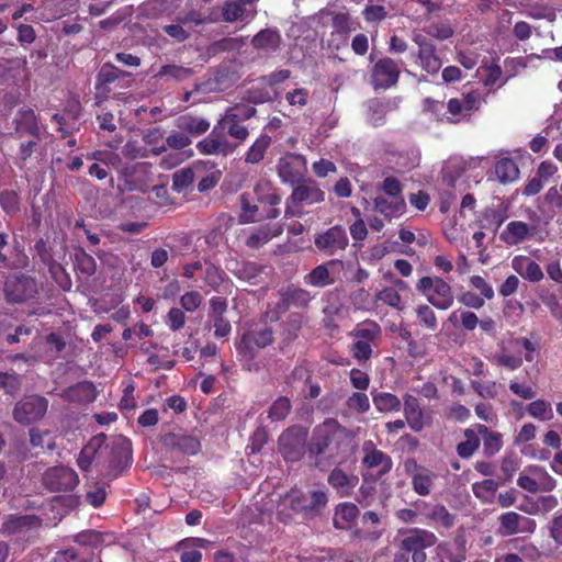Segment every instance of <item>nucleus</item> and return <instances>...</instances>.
I'll return each instance as SVG.
<instances>
[{
  "label": "nucleus",
  "mask_w": 562,
  "mask_h": 562,
  "mask_svg": "<svg viewBox=\"0 0 562 562\" xmlns=\"http://www.w3.org/2000/svg\"><path fill=\"white\" fill-rule=\"evenodd\" d=\"M249 137V130L244 122L223 114L211 133L196 144L202 155L227 157Z\"/></svg>",
  "instance_id": "1"
},
{
  "label": "nucleus",
  "mask_w": 562,
  "mask_h": 562,
  "mask_svg": "<svg viewBox=\"0 0 562 562\" xmlns=\"http://www.w3.org/2000/svg\"><path fill=\"white\" fill-rule=\"evenodd\" d=\"M348 434V429L341 426L337 419L326 418L312 430L307 442L308 459L317 468L336 459Z\"/></svg>",
  "instance_id": "2"
},
{
  "label": "nucleus",
  "mask_w": 562,
  "mask_h": 562,
  "mask_svg": "<svg viewBox=\"0 0 562 562\" xmlns=\"http://www.w3.org/2000/svg\"><path fill=\"white\" fill-rule=\"evenodd\" d=\"M328 504V495L325 491L316 490L305 493L300 488H291L282 497L277 516L283 524H290L295 517L303 521H310L321 516Z\"/></svg>",
  "instance_id": "3"
},
{
  "label": "nucleus",
  "mask_w": 562,
  "mask_h": 562,
  "mask_svg": "<svg viewBox=\"0 0 562 562\" xmlns=\"http://www.w3.org/2000/svg\"><path fill=\"white\" fill-rule=\"evenodd\" d=\"M325 200V192L313 179H304L293 186V190L285 201L284 217H302L304 207Z\"/></svg>",
  "instance_id": "4"
},
{
  "label": "nucleus",
  "mask_w": 562,
  "mask_h": 562,
  "mask_svg": "<svg viewBox=\"0 0 562 562\" xmlns=\"http://www.w3.org/2000/svg\"><path fill=\"white\" fill-rule=\"evenodd\" d=\"M382 335L380 325L367 319L358 324L350 333L353 341L350 352L359 363L367 362L373 355V348L378 346Z\"/></svg>",
  "instance_id": "5"
},
{
  "label": "nucleus",
  "mask_w": 562,
  "mask_h": 562,
  "mask_svg": "<svg viewBox=\"0 0 562 562\" xmlns=\"http://www.w3.org/2000/svg\"><path fill=\"white\" fill-rule=\"evenodd\" d=\"M398 533L402 536L398 548L407 554L411 553L412 562H426L425 550L434 547L438 541L432 531L418 527L401 529Z\"/></svg>",
  "instance_id": "6"
},
{
  "label": "nucleus",
  "mask_w": 562,
  "mask_h": 562,
  "mask_svg": "<svg viewBox=\"0 0 562 562\" xmlns=\"http://www.w3.org/2000/svg\"><path fill=\"white\" fill-rule=\"evenodd\" d=\"M485 99L479 91L471 90L459 98H451L447 102V114H442L441 121L450 124L468 122L477 112Z\"/></svg>",
  "instance_id": "7"
},
{
  "label": "nucleus",
  "mask_w": 562,
  "mask_h": 562,
  "mask_svg": "<svg viewBox=\"0 0 562 562\" xmlns=\"http://www.w3.org/2000/svg\"><path fill=\"white\" fill-rule=\"evenodd\" d=\"M416 290L438 310H448L454 302L451 285L440 277H422L416 283Z\"/></svg>",
  "instance_id": "8"
},
{
  "label": "nucleus",
  "mask_w": 562,
  "mask_h": 562,
  "mask_svg": "<svg viewBox=\"0 0 562 562\" xmlns=\"http://www.w3.org/2000/svg\"><path fill=\"white\" fill-rule=\"evenodd\" d=\"M307 429L300 425H293L280 435L278 449L286 462H297L307 453Z\"/></svg>",
  "instance_id": "9"
},
{
  "label": "nucleus",
  "mask_w": 562,
  "mask_h": 562,
  "mask_svg": "<svg viewBox=\"0 0 562 562\" xmlns=\"http://www.w3.org/2000/svg\"><path fill=\"white\" fill-rule=\"evenodd\" d=\"M400 75V63L385 56L373 64L370 71V83L375 91L387 90L397 85Z\"/></svg>",
  "instance_id": "10"
},
{
  "label": "nucleus",
  "mask_w": 562,
  "mask_h": 562,
  "mask_svg": "<svg viewBox=\"0 0 562 562\" xmlns=\"http://www.w3.org/2000/svg\"><path fill=\"white\" fill-rule=\"evenodd\" d=\"M273 342V330L267 324L256 325L243 334L236 344L238 353L254 358L258 349L266 348Z\"/></svg>",
  "instance_id": "11"
},
{
  "label": "nucleus",
  "mask_w": 562,
  "mask_h": 562,
  "mask_svg": "<svg viewBox=\"0 0 562 562\" xmlns=\"http://www.w3.org/2000/svg\"><path fill=\"white\" fill-rule=\"evenodd\" d=\"M277 172L282 183L294 186L306 179L307 160L301 154L288 151L279 158Z\"/></svg>",
  "instance_id": "12"
},
{
  "label": "nucleus",
  "mask_w": 562,
  "mask_h": 562,
  "mask_svg": "<svg viewBox=\"0 0 562 562\" xmlns=\"http://www.w3.org/2000/svg\"><path fill=\"white\" fill-rule=\"evenodd\" d=\"M48 401L41 395H29L19 401L13 408V418L22 425H30L44 417Z\"/></svg>",
  "instance_id": "13"
},
{
  "label": "nucleus",
  "mask_w": 562,
  "mask_h": 562,
  "mask_svg": "<svg viewBox=\"0 0 562 562\" xmlns=\"http://www.w3.org/2000/svg\"><path fill=\"white\" fill-rule=\"evenodd\" d=\"M42 483L50 492H67L78 485L79 476L74 469L57 465L48 468L44 472Z\"/></svg>",
  "instance_id": "14"
},
{
  "label": "nucleus",
  "mask_w": 562,
  "mask_h": 562,
  "mask_svg": "<svg viewBox=\"0 0 562 562\" xmlns=\"http://www.w3.org/2000/svg\"><path fill=\"white\" fill-rule=\"evenodd\" d=\"M403 465L405 473L411 477L413 491L419 496H428L431 493L437 474L418 464L414 458L406 459Z\"/></svg>",
  "instance_id": "15"
},
{
  "label": "nucleus",
  "mask_w": 562,
  "mask_h": 562,
  "mask_svg": "<svg viewBox=\"0 0 562 562\" xmlns=\"http://www.w3.org/2000/svg\"><path fill=\"white\" fill-rule=\"evenodd\" d=\"M42 526V519L36 515H9L4 518L0 533L3 537H18L27 539V532L38 529Z\"/></svg>",
  "instance_id": "16"
},
{
  "label": "nucleus",
  "mask_w": 562,
  "mask_h": 562,
  "mask_svg": "<svg viewBox=\"0 0 562 562\" xmlns=\"http://www.w3.org/2000/svg\"><path fill=\"white\" fill-rule=\"evenodd\" d=\"M130 76L128 72L121 70L111 63H105L99 69L95 77V95L94 105L101 106V104L109 99L112 91L111 85L116 80Z\"/></svg>",
  "instance_id": "17"
},
{
  "label": "nucleus",
  "mask_w": 562,
  "mask_h": 562,
  "mask_svg": "<svg viewBox=\"0 0 562 562\" xmlns=\"http://www.w3.org/2000/svg\"><path fill=\"white\" fill-rule=\"evenodd\" d=\"M18 137L31 136L37 140L43 138L45 126L41 124L40 116L31 108H21L12 121Z\"/></svg>",
  "instance_id": "18"
},
{
  "label": "nucleus",
  "mask_w": 562,
  "mask_h": 562,
  "mask_svg": "<svg viewBox=\"0 0 562 562\" xmlns=\"http://www.w3.org/2000/svg\"><path fill=\"white\" fill-rule=\"evenodd\" d=\"M161 443L166 449L178 451L186 456H195L201 450L199 437L183 430L165 434L161 436Z\"/></svg>",
  "instance_id": "19"
},
{
  "label": "nucleus",
  "mask_w": 562,
  "mask_h": 562,
  "mask_svg": "<svg viewBox=\"0 0 562 562\" xmlns=\"http://www.w3.org/2000/svg\"><path fill=\"white\" fill-rule=\"evenodd\" d=\"M314 244L321 252L333 256L337 251H344L349 244V239L345 228L340 225H335L326 232L316 235Z\"/></svg>",
  "instance_id": "20"
},
{
  "label": "nucleus",
  "mask_w": 562,
  "mask_h": 562,
  "mask_svg": "<svg viewBox=\"0 0 562 562\" xmlns=\"http://www.w3.org/2000/svg\"><path fill=\"white\" fill-rule=\"evenodd\" d=\"M362 452V465L367 469H376L380 477L392 470V458L384 451L378 449L372 440H366L363 442Z\"/></svg>",
  "instance_id": "21"
},
{
  "label": "nucleus",
  "mask_w": 562,
  "mask_h": 562,
  "mask_svg": "<svg viewBox=\"0 0 562 562\" xmlns=\"http://www.w3.org/2000/svg\"><path fill=\"white\" fill-rule=\"evenodd\" d=\"M209 318L213 322L214 336L216 338H225L232 331V325L225 317L227 312V300L222 296H213L209 301Z\"/></svg>",
  "instance_id": "22"
},
{
  "label": "nucleus",
  "mask_w": 562,
  "mask_h": 562,
  "mask_svg": "<svg viewBox=\"0 0 562 562\" xmlns=\"http://www.w3.org/2000/svg\"><path fill=\"white\" fill-rule=\"evenodd\" d=\"M255 194L263 220H274L280 216L281 195L277 189H272L268 184H258L255 188Z\"/></svg>",
  "instance_id": "23"
},
{
  "label": "nucleus",
  "mask_w": 562,
  "mask_h": 562,
  "mask_svg": "<svg viewBox=\"0 0 562 562\" xmlns=\"http://www.w3.org/2000/svg\"><path fill=\"white\" fill-rule=\"evenodd\" d=\"M403 413L408 427L414 432H420L425 428V412L419 400L412 394L403 396Z\"/></svg>",
  "instance_id": "24"
},
{
  "label": "nucleus",
  "mask_w": 562,
  "mask_h": 562,
  "mask_svg": "<svg viewBox=\"0 0 562 562\" xmlns=\"http://www.w3.org/2000/svg\"><path fill=\"white\" fill-rule=\"evenodd\" d=\"M373 209L385 220L392 221L406 212V202L404 198L378 195L373 199Z\"/></svg>",
  "instance_id": "25"
},
{
  "label": "nucleus",
  "mask_w": 562,
  "mask_h": 562,
  "mask_svg": "<svg viewBox=\"0 0 562 562\" xmlns=\"http://www.w3.org/2000/svg\"><path fill=\"white\" fill-rule=\"evenodd\" d=\"M360 515L359 508L351 502L339 503L335 506L333 525L337 530H351Z\"/></svg>",
  "instance_id": "26"
},
{
  "label": "nucleus",
  "mask_w": 562,
  "mask_h": 562,
  "mask_svg": "<svg viewBox=\"0 0 562 562\" xmlns=\"http://www.w3.org/2000/svg\"><path fill=\"white\" fill-rule=\"evenodd\" d=\"M512 268L521 278L529 282H540L544 277L541 267L530 257L525 255L515 256L512 260Z\"/></svg>",
  "instance_id": "27"
},
{
  "label": "nucleus",
  "mask_w": 562,
  "mask_h": 562,
  "mask_svg": "<svg viewBox=\"0 0 562 562\" xmlns=\"http://www.w3.org/2000/svg\"><path fill=\"white\" fill-rule=\"evenodd\" d=\"M335 266L342 268L344 265L341 260L333 259L326 263L316 266L307 274L304 276L305 284L316 288H325L333 284L335 279L330 276L329 268Z\"/></svg>",
  "instance_id": "28"
},
{
  "label": "nucleus",
  "mask_w": 562,
  "mask_h": 562,
  "mask_svg": "<svg viewBox=\"0 0 562 562\" xmlns=\"http://www.w3.org/2000/svg\"><path fill=\"white\" fill-rule=\"evenodd\" d=\"M533 236V228L522 221L509 222L501 233V240L508 246H516Z\"/></svg>",
  "instance_id": "29"
},
{
  "label": "nucleus",
  "mask_w": 562,
  "mask_h": 562,
  "mask_svg": "<svg viewBox=\"0 0 562 562\" xmlns=\"http://www.w3.org/2000/svg\"><path fill=\"white\" fill-rule=\"evenodd\" d=\"M328 484L339 497H348L358 484V476L349 475L344 470L335 468L328 475Z\"/></svg>",
  "instance_id": "30"
},
{
  "label": "nucleus",
  "mask_w": 562,
  "mask_h": 562,
  "mask_svg": "<svg viewBox=\"0 0 562 562\" xmlns=\"http://www.w3.org/2000/svg\"><path fill=\"white\" fill-rule=\"evenodd\" d=\"M63 397L71 403L86 404L91 403L97 397L95 386L90 381H81L74 385L68 386Z\"/></svg>",
  "instance_id": "31"
},
{
  "label": "nucleus",
  "mask_w": 562,
  "mask_h": 562,
  "mask_svg": "<svg viewBox=\"0 0 562 562\" xmlns=\"http://www.w3.org/2000/svg\"><path fill=\"white\" fill-rule=\"evenodd\" d=\"M281 226L271 227L269 224L254 227L249 231L245 245L250 249H259L268 244L273 237L281 235Z\"/></svg>",
  "instance_id": "32"
},
{
  "label": "nucleus",
  "mask_w": 562,
  "mask_h": 562,
  "mask_svg": "<svg viewBox=\"0 0 562 562\" xmlns=\"http://www.w3.org/2000/svg\"><path fill=\"white\" fill-rule=\"evenodd\" d=\"M476 431H479L483 441L484 456L491 458L502 450L504 441L501 432L490 429L484 424H476Z\"/></svg>",
  "instance_id": "33"
},
{
  "label": "nucleus",
  "mask_w": 562,
  "mask_h": 562,
  "mask_svg": "<svg viewBox=\"0 0 562 562\" xmlns=\"http://www.w3.org/2000/svg\"><path fill=\"white\" fill-rule=\"evenodd\" d=\"M371 395L373 405L379 413H397L402 408L403 400L393 393L374 391Z\"/></svg>",
  "instance_id": "34"
},
{
  "label": "nucleus",
  "mask_w": 562,
  "mask_h": 562,
  "mask_svg": "<svg viewBox=\"0 0 562 562\" xmlns=\"http://www.w3.org/2000/svg\"><path fill=\"white\" fill-rule=\"evenodd\" d=\"M280 32L276 29H263L259 31L251 40V45L256 49L276 52L281 45Z\"/></svg>",
  "instance_id": "35"
},
{
  "label": "nucleus",
  "mask_w": 562,
  "mask_h": 562,
  "mask_svg": "<svg viewBox=\"0 0 562 562\" xmlns=\"http://www.w3.org/2000/svg\"><path fill=\"white\" fill-rule=\"evenodd\" d=\"M272 144V138L266 133H261L250 145L245 154L244 160L249 165L260 164Z\"/></svg>",
  "instance_id": "36"
},
{
  "label": "nucleus",
  "mask_w": 562,
  "mask_h": 562,
  "mask_svg": "<svg viewBox=\"0 0 562 562\" xmlns=\"http://www.w3.org/2000/svg\"><path fill=\"white\" fill-rule=\"evenodd\" d=\"M210 122L200 116L192 115L190 113L180 115L177 120V127L191 135H202L210 128Z\"/></svg>",
  "instance_id": "37"
},
{
  "label": "nucleus",
  "mask_w": 562,
  "mask_h": 562,
  "mask_svg": "<svg viewBox=\"0 0 562 562\" xmlns=\"http://www.w3.org/2000/svg\"><path fill=\"white\" fill-rule=\"evenodd\" d=\"M414 56L416 63L428 75H437L442 66V61L437 55L436 46L425 50H417Z\"/></svg>",
  "instance_id": "38"
},
{
  "label": "nucleus",
  "mask_w": 562,
  "mask_h": 562,
  "mask_svg": "<svg viewBox=\"0 0 562 562\" xmlns=\"http://www.w3.org/2000/svg\"><path fill=\"white\" fill-rule=\"evenodd\" d=\"M105 437L97 436L93 437L80 451L79 457L77 459V464L79 469L83 472H88L90 470V467L94 460V457L98 452V450L102 447L104 443Z\"/></svg>",
  "instance_id": "39"
},
{
  "label": "nucleus",
  "mask_w": 562,
  "mask_h": 562,
  "mask_svg": "<svg viewBox=\"0 0 562 562\" xmlns=\"http://www.w3.org/2000/svg\"><path fill=\"white\" fill-rule=\"evenodd\" d=\"M498 521L499 527L497 529V533L503 537H508L521 531L519 527L520 521L529 522L530 519L517 514L516 512H507L498 517Z\"/></svg>",
  "instance_id": "40"
},
{
  "label": "nucleus",
  "mask_w": 562,
  "mask_h": 562,
  "mask_svg": "<svg viewBox=\"0 0 562 562\" xmlns=\"http://www.w3.org/2000/svg\"><path fill=\"white\" fill-rule=\"evenodd\" d=\"M312 296L308 291L295 288V286H289L286 290L281 292V306L284 308H289L291 306L295 307H305Z\"/></svg>",
  "instance_id": "41"
},
{
  "label": "nucleus",
  "mask_w": 562,
  "mask_h": 562,
  "mask_svg": "<svg viewBox=\"0 0 562 562\" xmlns=\"http://www.w3.org/2000/svg\"><path fill=\"white\" fill-rule=\"evenodd\" d=\"M302 328V318L297 314L290 315L286 321L282 323V330L280 333V348L284 349L290 346L297 337Z\"/></svg>",
  "instance_id": "42"
},
{
  "label": "nucleus",
  "mask_w": 562,
  "mask_h": 562,
  "mask_svg": "<svg viewBox=\"0 0 562 562\" xmlns=\"http://www.w3.org/2000/svg\"><path fill=\"white\" fill-rule=\"evenodd\" d=\"M465 440L457 445V453L462 459H469L480 448V434L476 431V424L463 431Z\"/></svg>",
  "instance_id": "43"
},
{
  "label": "nucleus",
  "mask_w": 562,
  "mask_h": 562,
  "mask_svg": "<svg viewBox=\"0 0 562 562\" xmlns=\"http://www.w3.org/2000/svg\"><path fill=\"white\" fill-rule=\"evenodd\" d=\"M495 173L502 183H509L518 179L519 168L512 158H502L495 164Z\"/></svg>",
  "instance_id": "44"
},
{
  "label": "nucleus",
  "mask_w": 562,
  "mask_h": 562,
  "mask_svg": "<svg viewBox=\"0 0 562 562\" xmlns=\"http://www.w3.org/2000/svg\"><path fill=\"white\" fill-rule=\"evenodd\" d=\"M191 139L188 135L184 134V132H172L170 135H168L165 139V143L159 147H153L151 153L155 156L160 155L164 153L167 147L181 150L191 145Z\"/></svg>",
  "instance_id": "45"
},
{
  "label": "nucleus",
  "mask_w": 562,
  "mask_h": 562,
  "mask_svg": "<svg viewBox=\"0 0 562 562\" xmlns=\"http://www.w3.org/2000/svg\"><path fill=\"white\" fill-rule=\"evenodd\" d=\"M334 32L344 38H347L351 32L357 31L360 24L351 19L349 13L339 12L333 16Z\"/></svg>",
  "instance_id": "46"
},
{
  "label": "nucleus",
  "mask_w": 562,
  "mask_h": 562,
  "mask_svg": "<svg viewBox=\"0 0 562 562\" xmlns=\"http://www.w3.org/2000/svg\"><path fill=\"white\" fill-rule=\"evenodd\" d=\"M427 518L434 524L443 527L445 529H450L456 521V516L451 514L445 505L441 504L432 506L427 514Z\"/></svg>",
  "instance_id": "47"
},
{
  "label": "nucleus",
  "mask_w": 562,
  "mask_h": 562,
  "mask_svg": "<svg viewBox=\"0 0 562 562\" xmlns=\"http://www.w3.org/2000/svg\"><path fill=\"white\" fill-rule=\"evenodd\" d=\"M204 540L200 539V538L181 541L178 544L180 561L181 562H201L202 553L196 548H193L192 543L196 546L198 543H201Z\"/></svg>",
  "instance_id": "48"
},
{
  "label": "nucleus",
  "mask_w": 562,
  "mask_h": 562,
  "mask_svg": "<svg viewBox=\"0 0 562 562\" xmlns=\"http://www.w3.org/2000/svg\"><path fill=\"white\" fill-rule=\"evenodd\" d=\"M176 20L179 23L201 25L205 23H216L218 22V16L214 11L204 14L198 10H190L184 14L177 15Z\"/></svg>",
  "instance_id": "49"
},
{
  "label": "nucleus",
  "mask_w": 562,
  "mask_h": 562,
  "mask_svg": "<svg viewBox=\"0 0 562 562\" xmlns=\"http://www.w3.org/2000/svg\"><path fill=\"white\" fill-rule=\"evenodd\" d=\"M266 267L258 262L246 261L243 262L236 272L238 279L247 281L251 284H257L261 273Z\"/></svg>",
  "instance_id": "50"
},
{
  "label": "nucleus",
  "mask_w": 562,
  "mask_h": 562,
  "mask_svg": "<svg viewBox=\"0 0 562 562\" xmlns=\"http://www.w3.org/2000/svg\"><path fill=\"white\" fill-rule=\"evenodd\" d=\"M75 269L85 277H91L97 270L95 259L83 249H80L75 254Z\"/></svg>",
  "instance_id": "51"
},
{
  "label": "nucleus",
  "mask_w": 562,
  "mask_h": 562,
  "mask_svg": "<svg viewBox=\"0 0 562 562\" xmlns=\"http://www.w3.org/2000/svg\"><path fill=\"white\" fill-rule=\"evenodd\" d=\"M21 387L22 379L19 373L15 371H0V389L3 390L7 395L14 397L21 391Z\"/></svg>",
  "instance_id": "52"
},
{
  "label": "nucleus",
  "mask_w": 562,
  "mask_h": 562,
  "mask_svg": "<svg viewBox=\"0 0 562 562\" xmlns=\"http://www.w3.org/2000/svg\"><path fill=\"white\" fill-rule=\"evenodd\" d=\"M498 486L499 484L495 480L485 479L481 482H475L472 485V491L476 498L486 503L493 499Z\"/></svg>",
  "instance_id": "53"
},
{
  "label": "nucleus",
  "mask_w": 562,
  "mask_h": 562,
  "mask_svg": "<svg viewBox=\"0 0 562 562\" xmlns=\"http://www.w3.org/2000/svg\"><path fill=\"white\" fill-rule=\"evenodd\" d=\"M527 413L539 420L547 422L553 418L551 403L546 400H536L528 404Z\"/></svg>",
  "instance_id": "54"
},
{
  "label": "nucleus",
  "mask_w": 562,
  "mask_h": 562,
  "mask_svg": "<svg viewBox=\"0 0 562 562\" xmlns=\"http://www.w3.org/2000/svg\"><path fill=\"white\" fill-rule=\"evenodd\" d=\"M240 223H254L263 220L259 203L251 204L246 194L240 196Z\"/></svg>",
  "instance_id": "55"
},
{
  "label": "nucleus",
  "mask_w": 562,
  "mask_h": 562,
  "mask_svg": "<svg viewBox=\"0 0 562 562\" xmlns=\"http://www.w3.org/2000/svg\"><path fill=\"white\" fill-rule=\"evenodd\" d=\"M292 404L289 397L279 396L270 406L268 417L272 422L284 420L290 414Z\"/></svg>",
  "instance_id": "56"
},
{
  "label": "nucleus",
  "mask_w": 562,
  "mask_h": 562,
  "mask_svg": "<svg viewBox=\"0 0 562 562\" xmlns=\"http://www.w3.org/2000/svg\"><path fill=\"white\" fill-rule=\"evenodd\" d=\"M346 406L355 413L366 414L370 411V398L364 392H353L346 400Z\"/></svg>",
  "instance_id": "57"
},
{
  "label": "nucleus",
  "mask_w": 562,
  "mask_h": 562,
  "mask_svg": "<svg viewBox=\"0 0 562 562\" xmlns=\"http://www.w3.org/2000/svg\"><path fill=\"white\" fill-rule=\"evenodd\" d=\"M246 16V9L238 2L225 1L222 7V20L224 22L243 21Z\"/></svg>",
  "instance_id": "58"
},
{
  "label": "nucleus",
  "mask_w": 562,
  "mask_h": 562,
  "mask_svg": "<svg viewBox=\"0 0 562 562\" xmlns=\"http://www.w3.org/2000/svg\"><path fill=\"white\" fill-rule=\"evenodd\" d=\"M193 75V70L189 67L179 65H164L160 67L157 77H170L177 81H183Z\"/></svg>",
  "instance_id": "59"
},
{
  "label": "nucleus",
  "mask_w": 562,
  "mask_h": 562,
  "mask_svg": "<svg viewBox=\"0 0 562 562\" xmlns=\"http://www.w3.org/2000/svg\"><path fill=\"white\" fill-rule=\"evenodd\" d=\"M87 160H93L106 167L112 166L117 168L121 165L120 156L111 150H94L86 155Z\"/></svg>",
  "instance_id": "60"
},
{
  "label": "nucleus",
  "mask_w": 562,
  "mask_h": 562,
  "mask_svg": "<svg viewBox=\"0 0 562 562\" xmlns=\"http://www.w3.org/2000/svg\"><path fill=\"white\" fill-rule=\"evenodd\" d=\"M256 113V108L246 103H236L235 105L227 108L224 112L225 115H229L231 117L244 123L254 117Z\"/></svg>",
  "instance_id": "61"
},
{
  "label": "nucleus",
  "mask_w": 562,
  "mask_h": 562,
  "mask_svg": "<svg viewBox=\"0 0 562 562\" xmlns=\"http://www.w3.org/2000/svg\"><path fill=\"white\" fill-rule=\"evenodd\" d=\"M0 205L8 214H15L20 211V198L13 190H4L0 193Z\"/></svg>",
  "instance_id": "62"
},
{
  "label": "nucleus",
  "mask_w": 562,
  "mask_h": 562,
  "mask_svg": "<svg viewBox=\"0 0 562 562\" xmlns=\"http://www.w3.org/2000/svg\"><path fill=\"white\" fill-rule=\"evenodd\" d=\"M376 301H381L382 303L402 311L403 310V303L401 294L394 289V288H384L376 294Z\"/></svg>",
  "instance_id": "63"
},
{
  "label": "nucleus",
  "mask_w": 562,
  "mask_h": 562,
  "mask_svg": "<svg viewBox=\"0 0 562 562\" xmlns=\"http://www.w3.org/2000/svg\"><path fill=\"white\" fill-rule=\"evenodd\" d=\"M194 181V172L191 168H182L177 170L172 175V188L176 191H181L189 186H191Z\"/></svg>",
  "instance_id": "64"
}]
</instances>
